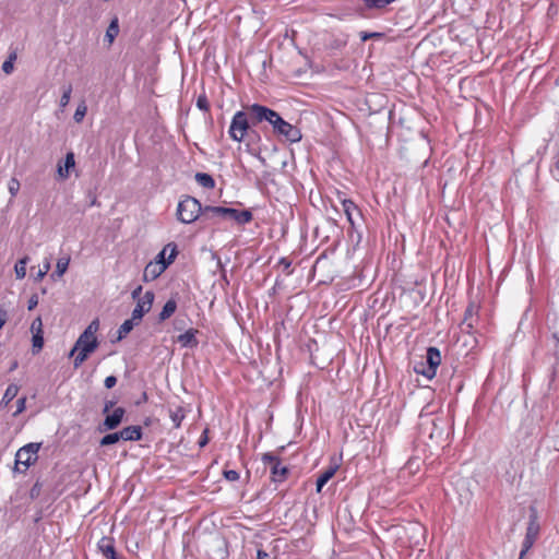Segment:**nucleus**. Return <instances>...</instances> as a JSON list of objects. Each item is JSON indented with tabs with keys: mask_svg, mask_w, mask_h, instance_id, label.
I'll return each mask as SVG.
<instances>
[{
	"mask_svg": "<svg viewBox=\"0 0 559 559\" xmlns=\"http://www.w3.org/2000/svg\"><path fill=\"white\" fill-rule=\"evenodd\" d=\"M539 523H538V515L537 510L534 507L530 508V521L526 528L525 538L523 540L526 546H533L536 542L538 535H539Z\"/></svg>",
	"mask_w": 559,
	"mask_h": 559,
	"instance_id": "nucleus-10",
	"label": "nucleus"
},
{
	"mask_svg": "<svg viewBox=\"0 0 559 559\" xmlns=\"http://www.w3.org/2000/svg\"><path fill=\"white\" fill-rule=\"evenodd\" d=\"M168 250L171 251V247H168V245H166L165 248L157 254L156 263L162 264V262H166L167 261V259L165 258V254H166V252Z\"/></svg>",
	"mask_w": 559,
	"mask_h": 559,
	"instance_id": "nucleus-42",
	"label": "nucleus"
},
{
	"mask_svg": "<svg viewBox=\"0 0 559 559\" xmlns=\"http://www.w3.org/2000/svg\"><path fill=\"white\" fill-rule=\"evenodd\" d=\"M17 366H19L17 360H13V361H12V364H11V366H10L9 371H13V370H15V369L17 368Z\"/></svg>",
	"mask_w": 559,
	"mask_h": 559,
	"instance_id": "nucleus-55",
	"label": "nucleus"
},
{
	"mask_svg": "<svg viewBox=\"0 0 559 559\" xmlns=\"http://www.w3.org/2000/svg\"><path fill=\"white\" fill-rule=\"evenodd\" d=\"M49 269H50V264L48 262L45 263L44 270H40L38 272L37 280H41L46 275V273L48 272Z\"/></svg>",
	"mask_w": 559,
	"mask_h": 559,
	"instance_id": "nucleus-47",
	"label": "nucleus"
},
{
	"mask_svg": "<svg viewBox=\"0 0 559 559\" xmlns=\"http://www.w3.org/2000/svg\"><path fill=\"white\" fill-rule=\"evenodd\" d=\"M138 324H139V322L133 320L132 317L130 319L126 320L119 326L117 341H121L122 338H124L133 330V328Z\"/></svg>",
	"mask_w": 559,
	"mask_h": 559,
	"instance_id": "nucleus-21",
	"label": "nucleus"
},
{
	"mask_svg": "<svg viewBox=\"0 0 559 559\" xmlns=\"http://www.w3.org/2000/svg\"><path fill=\"white\" fill-rule=\"evenodd\" d=\"M195 181L205 189H213L215 187V180L206 173H197Z\"/></svg>",
	"mask_w": 559,
	"mask_h": 559,
	"instance_id": "nucleus-24",
	"label": "nucleus"
},
{
	"mask_svg": "<svg viewBox=\"0 0 559 559\" xmlns=\"http://www.w3.org/2000/svg\"><path fill=\"white\" fill-rule=\"evenodd\" d=\"M381 34L379 33H361V40L362 41H366L367 39L371 38V37H378L380 36Z\"/></svg>",
	"mask_w": 559,
	"mask_h": 559,
	"instance_id": "nucleus-48",
	"label": "nucleus"
},
{
	"mask_svg": "<svg viewBox=\"0 0 559 559\" xmlns=\"http://www.w3.org/2000/svg\"><path fill=\"white\" fill-rule=\"evenodd\" d=\"M270 124L276 135L283 136L292 143L299 142L302 138L301 131L296 126L284 120L276 111Z\"/></svg>",
	"mask_w": 559,
	"mask_h": 559,
	"instance_id": "nucleus-5",
	"label": "nucleus"
},
{
	"mask_svg": "<svg viewBox=\"0 0 559 559\" xmlns=\"http://www.w3.org/2000/svg\"><path fill=\"white\" fill-rule=\"evenodd\" d=\"M19 390H20L19 385L13 384V383L10 384L7 388V390L2 396V400L0 402V407H7L9 405V403L17 395Z\"/></svg>",
	"mask_w": 559,
	"mask_h": 559,
	"instance_id": "nucleus-22",
	"label": "nucleus"
},
{
	"mask_svg": "<svg viewBox=\"0 0 559 559\" xmlns=\"http://www.w3.org/2000/svg\"><path fill=\"white\" fill-rule=\"evenodd\" d=\"M168 247H171V252H169L168 259L166 262H162V264L158 263H148L144 269V281H153L157 278L166 269L167 266L173 263L175 258L177 257V245L174 242L168 243Z\"/></svg>",
	"mask_w": 559,
	"mask_h": 559,
	"instance_id": "nucleus-7",
	"label": "nucleus"
},
{
	"mask_svg": "<svg viewBox=\"0 0 559 559\" xmlns=\"http://www.w3.org/2000/svg\"><path fill=\"white\" fill-rule=\"evenodd\" d=\"M126 411L123 407H117L114 412L106 416L104 421L98 426L99 432L116 429L122 421Z\"/></svg>",
	"mask_w": 559,
	"mask_h": 559,
	"instance_id": "nucleus-12",
	"label": "nucleus"
},
{
	"mask_svg": "<svg viewBox=\"0 0 559 559\" xmlns=\"http://www.w3.org/2000/svg\"><path fill=\"white\" fill-rule=\"evenodd\" d=\"M98 549L107 559H120L111 537H103L98 543Z\"/></svg>",
	"mask_w": 559,
	"mask_h": 559,
	"instance_id": "nucleus-15",
	"label": "nucleus"
},
{
	"mask_svg": "<svg viewBox=\"0 0 559 559\" xmlns=\"http://www.w3.org/2000/svg\"><path fill=\"white\" fill-rule=\"evenodd\" d=\"M478 309L479 307L474 302H471L467 306L464 312V318L461 322V330L463 332L472 333V330L478 321Z\"/></svg>",
	"mask_w": 559,
	"mask_h": 559,
	"instance_id": "nucleus-13",
	"label": "nucleus"
},
{
	"mask_svg": "<svg viewBox=\"0 0 559 559\" xmlns=\"http://www.w3.org/2000/svg\"><path fill=\"white\" fill-rule=\"evenodd\" d=\"M519 559H522V558H519Z\"/></svg>",
	"mask_w": 559,
	"mask_h": 559,
	"instance_id": "nucleus-61",
	"label": "nucleus"
},
{
	"mask_svg": "<svg viewBox=\"0 0 559 559\" xmlns=\"http://www.w3.org/2000/svg\"><path fill=\"white\" fill-rule=\"evenodd\" d=\"M118 33H119L118 19L115 17L110 22V24L106 31V38L108 39L109 43H112L114 39L118 36Z\"/></svg>",
	"mask_w": 559,
	"mask_h": 559,
	"instance_id": "nucleus-26",
	"label": "nucleus"
},
{
	"mask_svg": "<svg viewBox=\"0 0 559 559\" xmlns=\"http://www.w3.org/2000/svg\"><path fill=\"white\" fill-rule=\"evenodd\" d=\"M70 258H60L57 261L56 271L52 275L61 277L68 270Z\"/></svg>",
	"mask_w": 559,
	"mask_h": 559,
	"instance_id": "nucleus-28",
	"label": "nucleus"
},
{
	"mask_svg": "<svg viewBox=\"0 0 559 559\" xmlns=\"http://www.w3.org/2000/svg\"><path fill=\"white\" fill-rule=\"evenodd\" d=\"M197 106H198V108H200L201 110H204V111H207L210 109L209 100L204 94L200 95L198 97Z\"/></svg>",
	"mask_w": 559,
	"mask_h": 559,
	"instance_id": "nucleus-38",
	"label": "nucleus"
},
{
	"mask_svg": "<svg viewBox=\"0 0 559 559\" xmlns=\"http://www.w3.org/2000/svg\"><path fill=\"white\" fill-rule=\"evenodd\" d=\"M169 417L171 419V421L174 423V427L175 428H179L182 420L185 419L186 417V411L182 406H177L176 408L174 409H169Z\"/></svg>",
	"mask_w": 559,
	"mask_h": 559,
	"instance_id": "nucleus-23",
	"label": "nucleus"
},
{
	"mask_svg": "<svg viewBox=\"0 0 559 559\" xmlns=\"http://www.w3.org/2000/svg\"><path fill=\"white\" fill-rule=\"evenodd\" d=\"M250 119L246 111H237L231 120L228 133L229 136L237 142H241L243 138L248 134H254L257 138H260L255 131L250 132Z\"/></svg>",
	"mask_w": 559,
	"mask_h": 559,
	"instance_id": "nucleus-3",
	"label": "nucleus"
},
{
	"mask_svg": "<svg viewBox=\"0 0 559 559\" xmlns=\"http://www.w3.org/2000/svg\"><path fill=\"white\" fill-rule=\"evenodd\" d=\"M36 486H37V485H35V486L32 488V497H34V493H37V490H35V489H36Z\"/></svg>",
	"mask_w": 559,
	"mask_h": 559,
	"instance_id": "nucleus-57",
	"label": "nucleus"
},
{
	"mask_svg": "<svg viewBox=\"0 0 559 559\" xmlns=\"http://www.w3.org/2000/svg\"><path fill=\"white\" fill-rule=\"evenodd\" d=\"M557 84H559V75H558V79H557Z\"/></svg>",
	"mask_w": 559,
	"mask_h": 559,
	"instance_id": "nucleus-60",
	"label": "nucleus"
},
{
	"mask_svg": "<svg viewBox=\"0 0 559 559\" xmlns=\"http://www.w3.org/2000/svg\"><path fill=\"white\" fill-rule=\"evenodd\" d=\"M31 331L33 334L43 333V321L40 317H37L31 324Z\"/></svg>",
	"mask_w": 559,
	"mask_h": 559,
	"instance_id": "nucleus-39",
	"label": "nucleus"
},
{
	"mask_svg": "<svg viewBox=\"0 0 559 559\" xmlns=\"http://www.w3.org/2000/svg\"><path fill=\"white\" fill-rule=\"evenodd\" d=\"M204 207L200 201L193 197L186 195L177 207V218L183 224H191L195 222L199 216L203 215Z\"/></svg>",
	"mask_w": 559,
	"mask_h": 559,
	"instance_id": "nucleus-2",
	"label": "nucleus"
},
{
	"mask_svg": "<svg viewBox=\"0 0 559 559\" xmlns=\"http://www.w3.org/2000/svg\"><path fill=\"white\" fill-rule=\"evenodd\" d=\"M207 432H209V429L207 428L204 429V431H203V433H202V436H201V438H200V440L198 442L200 448H203V447H205L209 443Z\"/></svg>",
	"mask_w": 559,
	"mask_h": 559,
	"instance_id": "nucleus-44",
	"label": "nucleus"
},
{
	"mask_svg": "<svg viewBox=\"0 0 559 559\" xmlns=\"http://www.w3.org/2000/svg\"><path fill=\"white\" fill-rule=\"evenodd\" d=\"M20 181L16 179V178H11L9 183H8V188H9V192L11 194V198H14L16 197L19 190H20Z\"/></svg>",
	"mask_w": 559,
	"mask_h": 559,
	"instance_id": "nucleus-36",
	"label": "nucleus"
},
{
	"mask_svg": "<svg viewBox=\"0 0 559 559\" xmlns=\"http://www.w3.org/2000/svg\"><path fill=\"white\" fill-rule=\"evenodd\" d=\"M71 93H72V86L69 84L68 86H66L63 88V93L60 98V107L61 108H64L66 106H68L70 98H71Z\"/></svg>",
	"mask_w": 559,
	"mask_h": 559,
	"instance_id": "nucleus-34",
	"label": "nucleus"
},
{
	"mask_svg": "<svg viewBox=\"0 0 559 559\" xmlns=\"http://www.w3.org/2000/svg\"><path fill=\"white\" fill-rule=\"evenodd\" d=\"M117 383V378L115 376H108L105 381H104V384L107 389H111L116 385Z\"/></svg>",
	"mask_w": 559,
	"mask_h": 559,
	"instance_id": "nucleus-43",
	"label": "nucleus"
},
{
	"mask_svg": "<svg viewBox=\"0 0 559 559\" xmlns=\"http://www.w3.org/2000/svg\"><path fill=\"white\" fill-rule=\"evenodd\" d=\"M116 402L115 401H107L105 403V406H104V409H103V413H108L114 406H115Z\"/></svg>",
	"mask_w": 559,
	"mask_h": 559,
	"instance_id": "nucleus-49",
	"label": "nucleus"
},
{
	"mask_svg": "<svg viewBox=\"0 0 559 559\" xmlns=\"http://www.w3.org/2000/svg\"><path fill=\"white\" fill-rule=\"evenodd\" d=\"M554 337L559 342V332L554 334Z\"/></svg>",
	"mask_w": 559,
	"mask_h": 559,
	"instance_id": "nucleus-58",
	"label": "nucleus"
},
{
	"mask_svg": "<svg viewBox=\"0 0 559 559\" xmlns=\"http://www.w3.org/2000/svg\"><path fill=\"white\" fill-rule=\"evenodd\" d=\"M246 112L250 119L251 124L253 126L263 121L270 123L272 118L275 117V110L260 104H252L248 106Z\"/></svg>",
	"mask_w": 559,
	"mask_h": 559,
	"instance_id": "nucleus-8",
	"label": "nucleus"
},
{
	"mask_svg": "<svg viewBox=\"0 0 559 559\" xmlns=\"http://www.w3.org/2000/svg\"><path fill=\"white\" fill-rule=\"evenodd\" d=\"M26 264H27V258L26 257L17 261V263L15 264V267H14L16 278L22 280V278L25 277V275H26Z\"/></svg>",
	"mask_w": 559,
	"mask_h": 559,
	"instance_id": "nucleus-29",
	"label": "nucleus"
},
{
	"mask_svg": "<svg viewBox=\"0 0 559 559\" xmlns=\"http://www.w3.org/2000/svg\"><path fill=\"white\" fill-rule=\"evenodd\" d=\"M120 437L124 441H139L142 439V428L140 426H128L120 430Z\"/></svg>",
	"mask_w": 559,
	"mask_h": 559,
	"instance_id": "nucleus-16",
	"label": "nucleus"
},
{
	"mask_svg": "<svg viewBox=\"0 0 559 559\" xmlns=\"http://www.w3.org/2000/svg\"><path fill=\"white\" fill-rule=\"evenodd\" d=\"M141 292H142V287H141V286L136 287V288L132 292V298H133V299L139 298V296H140V294H141Z\"/></svg>",
	"mask_w": 559,
	"mask_h": 559,
	"instance_id": "nucleus-53",
	"label": "nucleus"
},
{
	"mask_svg": "<svg viewBox=\"0 0 559 559\" xmlns=\"http://www.w3.org/2000/svg\"><path fill=\"white\" fill-rule=\"evenodd\" d=\"M99 329V321L98 319H94L90 324L84 330L83 334H84V337H96L95 334L96 332L98 331Z\"/></svg>",
	"mask_w": 559,
	"mask_h": 559,
	"instance_id": "nucleus-32",
	"label": "nucleus"
},
{
	"mask_svg": "<svg viewBox=\"0 0 559 559\" xmlns=\"http://www.w3.org/2000/svg\"><path fill=\"white\" fill-rule=\"evenodd\" d=\"M280 264L284 266V270L285 271H288L289 267H290V261H288L287 259L283 258L281 261H280Z\"/></svg>",
	"mask_w": 559,
	"mask_h": 559,
	"instance_id": "nucleus-51",
	"label": "nucleus"
},
{
	"mask_svg": "<svg viewBox=\"0 0 559 559\" xmlns=\"http://www.w3.org/2000/svg\"><path fill=\"white\" fill-rule=\"evenodd\" d=\"M337 465L329 466L317 479V491L320 492L323 486L334 476Z\"/></svg>",
	"mask_w": 559,
	"mask_h": 559,
	"instance_id": "nucleus-19",
	"label": "nucleus"
},
{
	"mask_svg": "<svg viewBox=\"0 0 559 559\" xmlns=\"http://www.w3.org/2000/svg\"><path fill=\"white\" fill-rule=\"evenodd\" d=\"M146 399H147V395H146V393H144L142 396V400H146Z\"/></svg>",
	"mask_w": 559,
	"mask_h": 559,
	"instance_id": "nucleus-59",
	"label": "nucleus"
},
{
	"mask_svg": "<svg viewBox=\"0 0 559 559\" xmlns=\"http://www.w3.org/2000/svg\"><path fill=\"white\" fill-rule=\"evenodd\" d=\"M441 364V354L437 347H428L426 360L415 365L414 370L418 374H423L428 379H432L437 373V368Z\"/></svg>",
	"mask_w": 559,
	"mask_h": 559,
	"instance_id": "nucleus-4",
	"label": "nucleus"
},
{
	"mask_svg": "<svg viewBox=\"0 0 559 559\" xmlns=\"http://www.w3.org/2000/svg\"><path fill=\"white\" fill-rule=\"evenodd\" d=\"M98 347V341L97 337H84V334L82 333L78 341L75 342V345L70 350L69 356H73L74 353L78 349H82L87 354H92L96 348Z\"/></svg>",
	"mask_w": 559,
	"mask_h": 559,
	"instance_id": "nucleus-14",
	"label": "nucleus"
},
{
	"mask_svg": "<svg viewBox=\"0 0 559 559\" xmlns=\"http://www.w3.org/2000/svg\"><path fill=\"white\" fill-rule=\"evenodd\" d=\"M262 461L265 465H270L273 481H284L286 479L289 471L286 466L282 465L281 460L276 455L264 453Z\"/></svg>",
	"mask_w": 559,
	"mask_h": 559,
	"instance_id": "nucleus-9",
	"label": "nucleus"
},
{
	"mask_svg": "<svg viewBox=\"0 0 559 559\" xmlns=\"http://www.w3.org/2000/svg\"><path fill=\"white\" fill-rule=\"evenodd\" d=\"M120 440H122V438L120 437V431L112 432V433H108V435L104 436L100 439L99 444L102 447H107V445L115 444V443H117Z\"/></svg>",
	"mask_w": 559,
	"mask_h": 559,
	"instance_id": "nucleus-27",
	"label": "nucleus"
},
{
	"mask_svg": "<svg viewBox=\"0 0 559 559\" xmlns=\"http://www.w3.org/2000/svg\"><path fill=\"white\" fill-rule=\"evenodd\" d=\"M32 342H33V354L39 353L44 346L43 333L33 334Z\"/></svg>",
	"mask_w": 559,
	"mask_h": 559,
	"instance_id": "nucleus-31",
	"label": "nucleus"
},
{
	"mask_svg": "<svg viewBox=\"0 0 559 559\" xmlns=\"http://www.w3.org/2000/svg\"><path fill=\"white\" fill-rule=\"evenodd\" d=\"M75 159L72 152L67 153L63 165H58V174L62 179L69 177L70 169L74 168Z\"/></svg>",
	"mask_w": 559,
	"mask_h": 559,
	"instance_id": "nucleus-17",
	"label": "nucleus"
},
{
	"mask_svg": "<svg viewBox=\"0 0 559 559\" xmlns=\"http://www.w3.org/2000/svg\"><path fill=\"white\" fill-rule=\"evenodd\" d=\"M176 309H177L176 300L175 299L167 300L159 313V320L160 321L167 320L175 313Z\"/></svg>",
	"mask_w": 559,
	"mask_h": 559,
	"instance_id": "nucleus-25",
	"label": "nucleus"
},
{
	"mask_svg": "<svg viewBox=\"0 0 559 559\" xmlns=\"http://www.w3.org/2000/svg\"><path fill=\"white\" fill-rule=\"evenodd\" d=\"M78 350H79V353L75 356L74 361H73L74 368H79L90 356V354L85 353L82 349H78Z\"/></svg>",
	"mask_w": 559,
	"mask_h": 559,
	"instance_id": "nucleus-37",
	"label": "nucleus"
},
{
	"mask_svg": "<svg viewBox=\"0 0 559 559\" xmlns=\"http://www.w3.org/2000/svg\"><path fill=\"white\" fill-rule=\"evenodd\" d=\"M204 218H212L214 216H219L224 219L235 221L238 224H247L252 219V213L248 210L238 211L233 207H224V206H204L203 210Z\"/></svg>",
	"mask_w": 559,
	"mask_h": 559,
	"instance_id": "nucleus-1",
	"label": "nucleus"
},
{
	"mask_svg": "<svg viewBox=\"0 0 559 559\" xmlns=\"http://www.w3.org/2000/svg\"><path fill=\"white\" fill-rule=\"evenodd\" d=\"M224 477L229 481H236L239 479V473L235 469L224 471Z\"/></svg>",
	"mask_w": 559,
	"mask_h": 559,
	"instance_id": "nucleus-40",
	"label": "nucleus"
},
{
	"mask_svg": "<svg viewBox=\"0 0 559 559\" xmlns=\"http://www.w3.org/2000/svg\"><path fill=\"white\" fill-rule=\"evenodd\" d=\"M15 60H16V53L12 52V53H10L8 59L2 63V71L5 74L12 73V71L14 70V61Z\"/></svg>",
	"mask_w": 559,
	"mask_h": 559,
	"instance_id": "nucleus-30",
	"label": "nucleus"
},
{
	"mask_svg": "<svg viewBox=\"0 0 559 559\" xmlns=\"http://www.w3.org/2000/svg\"><path fill=\"white\" fill-rule=\"evenodd\" d=\"M533 546H526V544L523 543L522 545V549H521V552H520V557L519 558H522L524 559L525 555L527 554V551L532 548Z\"/></svg>",
	"mask_w": 559,
	"mask_h": 559,
	"instance_id": "nucleus-50",
	"label": "nucleus"
},
{
	"mask_svg": "<svg viewBox=\"0 0 559 559\" xmlns=\"http://www.w3.org/2000/svg\"><path fill=\"white\" fill-rule=\"evenodd\" d=\"M36 486H37V485H35V486L32 488V497H34V493H37V490H35V489H36Z\"/></svg>",
	"mask_w": 559,
	"mask_h": 559,
	"instance_id": "nucleus-56",
	"label": "nucleus"
},
{
	"mask_svg": "<svg viewBox=\"0 0 559 559\" xmlns=\"http://www.w3.org/2000/svg\"><path fill=\"white\" fill-rule=\"evenodd\" d=\"M342 205H343L344 213L346 214L347 221L349 222L350 226L354 227L355 226V221L353 217L354 212L359 213L357 205L352 200H347V199H344L342 201Z\"/></svg>",
	"mask_w": 559,
	"mask_h": 559,
	"instance_id": "nucleus-20",
	"label": "nucleus"
},
{
	"mask_svg": "<svg viewBox=\"0 0 559 559\" xmlns=\"http://www.w3.org/2000/svg\"><path fill=\"white\" fill-rule=\"evenodd\" d=\"M270 555L264 550H258V559H269Z\"/></svg>",
	"mask_w": 559,
	"mask_h": 559,
	"instance_id": "nucleus-52",
	"label": "nucleus"
},
{
	"mask_svg": "<svg viewBox=\"0 0 559 559\" xmlns=\"http://www.w3.org/2000/svg\"><path fill=\"white\" fill-rule=\"evenodd\" d=\"M197 331L193 329H190L186 331L183 334H180L177 338L178 343L182 347H194L198 345V341L195 338Z\"/></svg>",
	"mask_w": 559,
	"mask_h": 559,
	"instance_id": "nucleus-18",
	"label": "nucleus"
},
{
	"mask_svg": "<svg viewBox=\"0 0 559 559\" xmlns=\"http://www.w3.org/2000/svg\"><path fill=\"white\" fill-rule=\"evenodd\" d=\"M17 407H16V411L14 412L13 416H17L19 414L23 413L26 408V397L23 396V397H20L17 400Z\"/></svg>",
	"mask_w": 559,
	"mask_h": 559,
	"instance_id": "nucleus-41",
	"label": "nucleus"
},
{
	"mask_svg": "<svg viewBox=\"0 0 559 559\" xmlns=\"http://www.w3.org/2000/svg\"><path fill=\"white\" fill-rule=\"evenodd\" d=\"M365 2L368 8L382 9L393 0H365Z\"/></svg>",
	"mask_w": 559,
	"mask_h": 559,
	"instance_id": "nucleus-35",
	"label": "nucleus"
},
{
	"mask_svg": "<svg viewBox=\"0 0 559 559\" xmlns=\"http://www.w3.org/2000/svg\"><path fill=\"white\" fill-rule=\"evenodd\" d=\"M40 445V443H28L22 447L15 454V469L20 471L19 466L23 465L24 468L21 472H25L37 460Z\"/></svg>",
	"mask_w": 559,
	"mask_h": 559,
	"instance_id": "nucleus-6",
	"label": "nucleus"
},
{
	"mask_svg": "<svg viewBox=\"0 0 559 559\" xmlns=\"http://www.w3.org/2000/svg\"><path fill=\"white\" fill-rule=\"evenodd\" d=\"M8 320V311L0 307V329L5 324Z\"/></svg>",
	"mask_w": 559,
	"mask_h": 559,
	"instance_id": "nucleus-45",
	"label": "nucleus"
},
{
	"mask_svg": "<svg viewBox=\"0 0 559 559\" xmlns=\"http://www.w3.org/2000/svg\"><path fill=\"white\" fill-rule=\"evenodd\" d=\"M87 112V106L84 102H82L81 104H79V106L76 107V110L74 112V116H73V119L75 122H81L85 115Z\"/></svg>",
	"mask_w": 559,
	"mask_h": 559,
	"instance_id": "nucleus-33",
	"label": "nucleus"
},
{
	"mask_svg": "<svg viewBox=\"0 0 559 559\" xmlns=\"http://www.w3.org/2000/svg\"><path fill=\"white\" fill-rule=\"evenodd\" d=\"M38 305V298L36 295H33L28 300V310H33Z\"/></svg>",
	"mask_w": 559,
	"mask_h": 559,
	"instance_id": "nucleus-46",
	"label": "nucleus"
},
{
	"mask_svg": "<svg viewBox=\"0 0 559 559\" xmlns=\"http://www.w3.org/2000/svg\"><path fill=\"white\" fill-rule=\"evenodd\" d=\"M345 44H346V41H344V40H335L333 47L340 48L342 46H345Z\"/></svg>",
	"mask_w": 559,
	"mask_h": 559,
	"instance_id": "nucleus-54",
	"label": "nucleus"
},
{
	"mask_svg": "<svg viewBox=\"0 0 559 559\" xmlns=\"http://www.w3.org/2000/svg\"><path fill=\"white\" fill-rule=\"evenodd\" d=\"M153 301H154V293L151 290L145 292L143 297L138 299V304L132 311L131 317L133 318V320H135L140 323L143 316L151 310Z\"/></svg>",
	"mask_w": 559,
	"mask_h": 559,
	"instance_id": "nucleus-11",
	"label": "nucleus"
}]
</instances>
